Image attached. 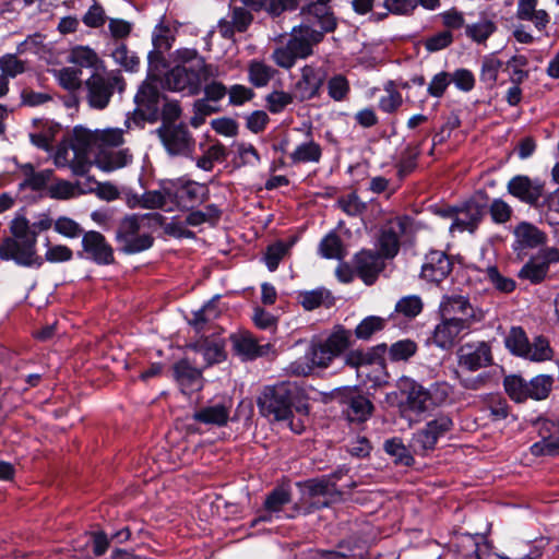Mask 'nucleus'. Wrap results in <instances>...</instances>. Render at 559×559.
<instances>
[{
    "instance_id": "obj_39",
    "label": "nucleus",
    "mask_w": 559,
    "mask_h": 559,
    "mask_svg": "<svg viewBox=\"0 0 559 559\" xmlns=\"http://www.w3.org/2000/svg\"><path fill=\"white\" fill-rule=\"evenodd\" d=\"M298 301L305 310L311 311L324 305L330 307L333 305V297L324 287H319L312 290L300 292L298 294Z\"/></svg>"
},
{
    "instance_id": "obj_49",
    "label": "nucleus",
    "mask_w": 559,
    "mask_h": 559,
    "mask_svg": "<svg viewBox=\"0 0 559 559\" xmlns=\"http://www.w3.org/2000/svg\"><path fill=\"white\" fill-rule=\"evenodd\" d=\"M111 57L115 62L127 71H136L140 64L139 57L128 49L123 43H117L111 50Z\"/></svg>"
},
{
    "instance_id": "obj_27",
    "label": "nucleus",
    "mask_w": 559,
    "mask_h": 559,
    "mask_svg": "<svg viewBox=\"0 0 559 559\" xmlns=\"http://www.w3.org/2000/svg\"><path fill=\"white\" fill-rule=\"evenodd\" d=\"M174 377L183 394H191L203 386L201 369L193 367L187 359L174 365Z\"/></svg>"
},
{
    "instance_id": "obj_41",
    "label": "nucleus",
    "mask_w": 559,
    "mask_h": 559,
    "mask_svg": "<svg viewBox=\"0 0 559 559\" xmlns=\"http://www.w3.org/2000/svg\"><path fill=\"white\" fill-rule=\"evenodd\" d=\"M407 403L416 412H426L431 408L429 390L417 382H411L407 390Z\"/></svg>"
},
{
    "instance_id": "obj_15",
    "label": "nucleus",
    "mask_w": 559,
    "mask_h": 559,
    "mask_svg": "<svg viewBox=\"0 0 559 559\" xmlns=\"http://www.w3.org/2000/svg\"><path fill=\"white\" fill-rule=\"evenodd\" d=\"M195 340L189 342L187 347L203 358L204 367L219 364L226 359L225 343L214 334L199 333Z\"/></svg>"
},
{
    "instance_id": "obj_22",
    "label": "nucleus",
    "mask_w": 559,
    "mask_h": 559,
    "mask_svg": "<svg viewBox=\"0 0 559 559\" xmlns=\"http://www.w3.org/2000/svg\"><path fill=\"white\" fill-rule=\"evenodd\" d=\"M82 247L87 258L97 264H110L114 261L112 248L99 231L83 234Z\"/></svg>"
},
{
    "instance_id": "obj_26",
    "label": "nucleus",
    "mask_w": 559,
    "mask_h": 559,
    "mask_svg": "<svg viewBox=\"0 0 559 559\" xmlns=\"http://www.w3.org/2000/svg\"><path fill=\"white\" fill-rule=\"evenodd\" d=\"M452 263L442 251H430L421 266V277L431 283L443 281L451 272Z\"/></svg>"
},
{
    "instance_id": "obj_62",
    "label": "nucleus",
    "mask_w": 559,
    "mask_h": 559,
    "mask_svg": "<svg viewBox=\"0 0 559 559\" xmlns=\"http://www.w3.org/2000/svg\"><path fill=\"white\" fill-rule=\"evenodd\" d=\"M296 99L294 91L287 93L284 91H274L266 96L267 108L273 114H278Z\"/></svg>"
},
{
    "instance_id": "obj_60",
    "label": "nucleus",
    "mask_w": 559,
    "mask_h": 559,
    "mask_svg": "<svg viewBox=\"0 0 559 559\" xmlns=\"http://www.w3.org/2000/svg\"><path fill=\"white\" fill-rule=\"evenodd\" d=\"M437 443L435 435L426 427L413 435L411 448L415 453H425L432 450Z\"/></svg>"
},
{
    "instance_id": "obj_32",
    "label": "nucleus",
    "mask_w": 559,
    "mask_h": 559,
    "mask_svg": "<svg viewBox=\"0 0 559 559\" xmlns=\"http://www.w3.org/2000/svg\"><path fill=\"white\" fill-rule=\"evenodd\" d=\"M132 160V155L128 148H110L100 150L96 153V165L105 171H114L119 168L126 167Z\"/></svg>"
},
{
    "instance_id": "obj_2",
    "label": "nucleus",
    "mask_w": 559,
    "mask_h": 559,
    "mask_svg": "<svg viewBox=\"0 0 559 559\" xmlns=\"http://www.w3.org/2000/svg\"><path fill=\"white\" fill-rule=\"evenodd\" d=\"M11 235L0 241V259L13 261L23 267H40L44 260L37 254L36 231L25 217H16L10 225Z\"/></svg>"
},
{
    "instance_id": "obj_17",
    "label": "nucleus",
    "mask_w": 559,
    "mask_h": 559,
    "mask_svg": "<svg viewBox=\"0 0 559 559\" xmlns=\"http://www.w3.org/2000/svg\"><path fill=\"white\" fill-rule=\"evenodd\" d=\"M459 365L469 371L490 366L492 355L490 345L484 341L463 344L457 349Z\"/></svg>"
},
{
    "instance_id": "obj_40",
    "label": "nucleus",
    "mask_w": 559,
    "mask_h": 559,
    "mask_svg": "<svg viewBox=\"0 0 559 559\" xmlns=\"http://www.w3.org/2000/svg\"><path fill=\"white\" fill-rule=\"evenodd\" d=\"M318 252L324 259L342 260L345 257L342 239L334 230L321 239Z\"/></svg>"
},
{
    "instance_id": "obj_52",
    "label": "nucleus",
    "mask_w": 559,
    "mask_h": 559,
    "mask_svg": "<svg viewBox=\"0 0 559 559\" xmlns=\"http://www.w3.org/2000/svg\"><path fill=\"white\" fill-rule=\"evenodd\" d=\"M530 341L520 326H514L510 330L509 335L506 338L507 348L514 355L522 357L527 354V346Z\"/></svg>"
},
{
    "instance_id": "obj_8",
    "label": "nucleus",
    "mask_w": 559,
    "mask_h": 559,
    "mask_svg": "<svg viewBox=\"0 0 559 559\" xmlns=\"http://www.w3.org/2000/svg\"><path fill=\"white\" fill-rule=\"evenodd\" d=\"M126 83L119 71L94 72L86 81V100L90 107L105 109L115 91L122 92Z\"/></svg>"
},
{
    "instance_id": "obj_56",
    "label": "nucleus",
    "mask_w": 559,
    "mask_h": 559,
    "mask_svg": "<svg viewBox=\"0 0 559 559\" xmlns=\"http://www.w3.org/2000/svg\"><path fill=\"white\" fill-rule=\"evenodd\" d=\"M226 155L225 146L221 143H215L206 150L202 157L198 158L197 166L202 170L211 171L214 163L224 160Z\"/></svg>"
},
{
    "instance_id": "obj_7",
    "label": "nucleus",
    "mask_w": 559,
    "mask_h": 559,
    "mask_svg": "<svg viewBox=\"0 0 559 559\" xmlns=\"http://www.w3.org/2000/svg\"><path fill=\"white\" fill-rule=\"evenodd\" d=\"M295 394L296 388L290 382L265 386L258 397L260 413L266 417L272 416L277 421L289 420Z\"/></svg>"
},
{
    "instance_id": "obj_24",
    "label": "nucleus",
    "mask_w": 559,
    "mask_h": 559,
    "mask_svg": "<svg viewBox=\"0 0 559 559\" xmlns=\"http://www.w3.org/2000/svg\"><path fill=\"white\" fill-rule=\"evenodd\" d=\"M253 22L250 10L242 7H233L228 17L219 20L217 29L225 39L234 37L235 33H245Z\"/></svg>"
},
{
    "instance_id": "obj_36",
    "label": "nucleus",
    "mask_w": 559,
    "mask_h": 559,
    "mask_svg": "<svg viewBox=\"0 0 559 559\" xmlns=\"http://www.w3.org/2000/svg\"><path fill=\"white\" fill-rule=\"evenodd\" d=\"M22 171L24 179L19 183V188L22 190L29 189L32 191H39L47 187L53 175L51 169L35 171L32 164L23 165Z\"/></svg>"
},
{
    "instance_id": "obj_19",
    "label": "nucleus",
    "mask_w": 559,
    "mask_h": 559,
    "mask_svg": "<svg viewBox=\"0 0 559 559\" xmlns=\"http://www.w3.org/2000/svg\"><path fill=\"white\" fill-rule=\"evenodd\" d=\"M167 87L175 92L195 95L201 91L197 68L175 66L165 76Z\"/></svg>"
},
{
    "instance_id": "obj_23",
    "label": "nucleus",
    "mask_w": 559,
    "mask_h": 559,
    "mask_svg": "<svg viewBox=\"0 0 559 559\" xmlns=\"http://www.w3.org/2000/svg\"><path fill=\"white\" fill-rule=\"evenodd\" d=\"M162 95L157 86L144 82L134 96L136 109L151 122L159 119V104Z\"/></svg>"
},
{
    "instance_id": "obj_30",
    "label": "nucleus",
    "mask_w": 559,
    "mask_h": 559,
    "mask_svg": "<svg viewBox=\"0 0 559 559\" xmlns=\"http://www.w3.org/2000/svg\"><path fill=\"white\" fill-rule=\"evenodd\" d=\"M515 249H535L546 243L547 235L535 225L522 222L514 228Z\"/></svg>"
},
{
    "instance_id": "obj_34",
    "label": "nucleus",
    "mask_w": 559,
    "mask_h": 559,
    "mask_svg": "<svg viewBox=\"0 0 559 559\" xmlns=\"http://www.w3.org/2000/svg\"><path fill=\"white\" fill-rule=\"evenodd\" d=\"M174 40V31L163 22L158 23L152 34L154 50L148 53L150 63L159 61L163 53L171 48Z\"/></svg>"
},
{
    "instance_id": "obj_20",
    "label": "nucleus",
    "mask_w": 559,
    "mask_h": 559,
    "mask_svg": "<svg viewBox=\"0 0 559 559\" xmlns=\"http://www.w3.org/2000/svg\"><path fill=\"white\" fill-rule=\"evenodd\" d=\"M170 190L173 194L171 204L180 207H192L205 202L209 198L207 189L193 181H187L180 186L170 182Z\"/></svg>"
},
{
    "instance_id": "obj_4",
    "label": "nucleus",
    "mask_w": 559,
    "mask_h": 559,
    "mask_svg": "<svg viewBox=\"0 0 559 559\" xmlns=\"http://www.w3.org/2000/svg\"><path fill=\"white\" fill-rule=\"evenodd\" d=\"M352 333L343 328L336 329L325 341L313 344L309 353L292 362L287 370L294 376H307L313 367L325 368L349 346Z\"/></svg>"
},
{
    "instance_id": "obj_13",
    "label": "nucleus",
    "mask_w": 559,
    "mask_h": 559,
    "mask_svg": "<svg viewBox=\"0 0 559 559\" xmlns=\"http://www.w3.org/2000/svg\"><path fill=\"white\" fill-rule=\"evenodd\" d=\"M336 397L344 405L348 420L362 423L372 414L373 405L368 397L360 394L356 388L337 390Z\"/></svg>"
},
{
    "instance_id": "obj_28",
    "label": "nucleus",
    "mask_w": 559,
    "mask_h": 559,
    "mask_svg": "<svg viewBox=\"0 0 559 559\" xmlns=\"http://www.w3.org/2000/svg\"><path fill=\"white\" fill-rule=\"evenodd\" d=\"M301 14L305 15V22L313 25L318 31L325 33L333 32L336 27V20L331 12L329 5L324 3H310L301 9Z\"/></svg>"
},
{
    "instance_id": "obj_50",
    "label": "nucleus",
    "mask_w": 559,
    "mask_h": 559,
    "mask_svg": "<svg viewBox=\"0 0 559 559\" xmlns=\"http://www.w3.org/2000/svg\"><path fill=\"white\" fill-rule=\"evenodd\" d=\"M96 148L100 150L117 148L123 143V131L121 129L96 130Z\"/></svg>"
},
{
    "instance_id": "obj_63",
    "label": "nucleus",
    "mask_w": 559,
    "mask_h": 559,
    "mask_svg": "<svg viewBox=\"0 0 559 559\" xmlns=\"http://www.w3.org/2000/svg\"><path fill=\"white\" fill-rule=\"evenodd\" d=\"M53 229L59 235L67 238H78L83 234V229L78 222L68 217L60 216L53 223Z\"/></svg>"
},
{
    "instance_id": "obj_3",
    "label": "nucleus",
    "mask_w": 559,
    "mask_h": 559,
    "mask_svg": "<svg viewBox=\"0 0 559 559\" xmlns=\"http://www.w3.org/2000/svg\"><path fill=\"white\" fill-rule=\"evenodd\" d=\"M163 224L164 216L156 212L126 216L119 224L117 241L128 254L142 252L153 246L151 231Z\"/></svg>"
},
{
    "instance_id": "obj_45",
    "label": "nucleus",
    "mask_w": 559,
    "mask_h": 559,
    "mask_svg": "<svg viewBox=\"0 0 559 559\" xmlns=\"http://www.w3.org/2000/svg\"><path fill=\"white\" fill-rule=\"evenodd\" d=\"M554 384V377L549 374H538L534 377L530 382H527L528 386V399L535 401L546 400Z\"/></svg>"
},
{
    "instance_id": "obj_61",
    "label": "nucleus",
    "mask_w": 559,
    "mask_h": 559,
    "mask_svg": "<svg viewBox=\"0 0 559 559\" xmlns=\"http://www.w3.org/2000/svg\"><path fill=\"white\" fill-rule=\"evenodd\" d=\"M501 67L502 62L499 59L492 56L484 58L480 70V81L490 86L495 85Z\"/></svg>"
},
{
    "instance_id": "obj_1",
    "label": "nucleus",
    "mask_w": 559,
    "mask_h": 559,
    "mask_svg": "<svg viewBox=\"0 0 559 559\" xmlns=\"http://www.w3.org/2000/svg\"><path fill=\"white\" fill-rule=\"evenodd\" d=\"M438 312L440 322L435 326L433 342L442 349L454 346L486 318V311L483 308L473 305L468 296L460 294L443 295Z\"/></svg>"
},
{
    "instance_id": "obj_35",
    "label": "nucleus",
    "mask_w": 559,
    "mask_h": 559,
    "mask_svg": "<svg viewBox=\"0 0 559 559\" xmlns=\"http://www.w3.org/2000/svg\"><path fill=\"white\" fill-rule=\"evenodd\" d=\"M219 313L217 298H213L192 313L193 317L189 320V323L194 329L195 334L206 333L211 330L212 322L219 317Z\"/></svg>"
},
{
    "instance_id": "obj_37",
    "label": "nucleus",
    "mask_w": 559,
    "mask_h": 559,
    "mask_svg": "<svg viewBox=\"0 0 559 559\" xmlns=\"http://www.w3.org/2000/svg\"><path fill=\"white\" fill-rule=\"evenodd\" d=\"M171 190L170 182L164 183L158 190L146 191L140 195L138 204L140 207L155 210V209H166L168 203H171Z\"/></svg>"
},
{
    "instance_id": "obj_57",
    "label": "nucleus",
    "mask_w": 559,
    "mask_h": 559,
    "mask_svg": "<svg viewBox=\"0 0 559 559\" xmlns=\"http://www.w3.org/2000/svg\"><path fill=\"white\" fill-rule=\"evenodd\" d=\"M385 319L377 316L365 318L355 329V335L359 340H369L376 332L384 328Z\"/></svg>"
},
{
    "instance_id": "obj_9",
    "label": "nucleus",
    "mask_w": 559,
    "mask_h": 559,
    "mask_svg": "<svg viewBox=\"0 0 559 559\" xmlns=\"http://www.w3.org/2000/svg\"><path fill=\"white\" fill-rule=\"evenodd\" d=\"M335 486L328 479L308 480L302 488L301 499L296 503V510L302 513H311L314 510L328 507L335 493Z\"/></svg>"
},
{
    "instance_id": "obj_29",
    "label": "nucleus",
    "mask_w": 559,
    "mask_h": 559,
    "mask_svg": "<svg viewBox=\"0 0 559 559\" xmlns=\"http://www.w3.org/2000/svg\"><path fill=\"white\" fill-rule=\"evenodd\" d=\"M290 501L289 490L284 487L273 489L265 498L263 513H261L253 522H271L273 518H280V512Z\"/></svg>"
},
{
    "instance_id": "obj_38",
    "label": "nucleus",
    "mask_w": 559,
    "mask_h": 559,
    "mask_svg": "<svg viewBox=\"0 0 559 559\" xmlns=\"http://www.w3.org/2000/svg\"><path fill=\"white\" fill-rule=\"evenodd\" d=\"M321 156V146L312 139L298 144L289 154L293 164L319 163Z\"/></svg>"
},
{
    "instance_id": "obj_51",
    "label": "nucleus",
    "mask_w": 559,
    "mask_h": 559,
    "mask_svg": "<svg viewBox=\"0 0 559 559\" xmlns=\"http://www.w3.org/2000/svg\"><path fill=\"white\" fill-rule=\"evenodd\" d=\"M546 263H543L537 257L527 261L519 272V277L528 280L533 284L542 282L548 272Z\"/></svg>"
},
{
    "instance_id": "obj_48",
    "label": "nucleus",
    "mask_w": 559,
    "mask_h": 559,
    "mask_svg": "<svg viewBox=\"0 0 559 559\" xmlns=\"http://www.w3.org/2000/svg\"><path fill=\"white\" fill-rule=\"evenodd\" d=\"M326 90L334 102H344L350 92V84L345 75L337 73L326 81Z\"/></svg>"
},
{
    "instance_id": "obj_21",
    "label": "nucleus",
    "mask_w": 559,
    "mask_h": 559,
    "mask_svg": "<svg viewBox=\"0 0 559 559\" xmlns=\"http://www.w3.org/2000/svg\"><path fill=\"white\" fill-rule=\"evenodd\" d=\"M354 270L366 285H372L379 273L383 270L384 263L378 252L361 250L353 259Z\"/></svg>"
},
{
    "instance_id": "obj_54",
    "label": "nucleus",
    "mask_w": 559,
    "mask_h": 559,
    "mask_svg": "<svg viewBox=\"0 0 559 559\" xmlns=\"http://www.w3.org/2000/svg\"><path fill=\"white\" fill-rule=\"evenodd\" d=\"M69 61L81 68L97 69L99 58L93 49L79 46L72 49Z\"/></svg>"
},
{
    "instance_id": "obj_11",
    "label": "nucleus",
    "mask_w": 559,
    "mask_h": 559,
    "mask_svg": "<svg viewBox=\"0 0 559 559\" xmlns=\"http://www.w3.org/2000/svg\"><path fill=\"white\" fill-rule=\"evenodd\" d=\"M300 72V78L293 87L296 99L306 102L320 96L321 88L326 81V70L323 67L306 64Z\"/></svg>"
},
{
    "instance_id": "obj_10",
    "label": "nucleus",
    "mask_w": 559,
    "mask_h": 559,
    "mask_svg": "<svg viewBox=\"0 0 559 559\" xmlns=\"http://www.w3.org/2000/svg\"><path fill=\"white\" fill-rule=\"evenodd\" d=\"M156 132L168 154L187 156L192 153L195 142L185 124H162Z\"/></svg>"
},
{
    "instance_id": "obj_6",
    "label": "nucleus",
    "mask_w": 559,
    "mask_h": 559,
    "mask_svg": "<svg viewBox=\"0 0 559 559\" xmlns=\"http://www.w3.org/2000/svg\"><path fill=\"white\" fill-rule=\"evenodd\" d=\"M324 35L309 23L294 26L287 43L274 49L272 60L281 68L292 69L298 59H306L313 53V47L322 41Z\"/></svg>"
},
{
    "instance_id": "obj_12",
    "label": "nucleus",
    "mask_w": 559,
    "mask_h": 559,
    "mask_svg": "<svg viewBox=\"0 0 559 559\" xmlns=\"http://www.w3.org/2000/svg\"><path fill=\"white\" fill-rule=\"evenodd\" d=\"M508 192L521 202L533 207L540 206L544 199L545 183L539 179H532L525 175L512 177L507 185Z\"/></svg>"
},
{
    "instance_id": "obj_33",
    "label": "nucleus",
    "mask_w": 559,
    "mask_h": 559,
    "mask_svg": "<svg viewBox=\"0 0 559 559\" xmlns=\"http://www.w3.org/2000/svg\"><path fill=\"white\" fill-rule=\"evenodd\" d=\"M248 10L255 12L265 11L271 16H280L285 11L298 9L297 0H240Z\"/></svg>"
},
{
    "instance_id": "obj_46",
    "label": "nucleus",
    "mask_w": 559,
    "mask_h": 559,
    "mask_svg": "<svg viewBox=\"0 0 559 559\" xmlns=\"http://www.w3.org/2000/svg\"><path fill=\"white\" fill-rule=\"evenodd\" d=\"M496 28V24L491 20L481 17L478 22L466 25L465 34L472 40L481 44L495 33Z\"/></svg>"
},
{
    "instance_id": "obj_55",
    "label": "nucleus",
    "mask_w": 559,
    "mask_h": 559,
    "mask_svg": "<svg viewBox=\"0 0 559 559\" xmlns=\"http://www.w3.org/2000/svg\"><path fill=\"white\" fill-rule=\"evenodd\" d=\"M82 71L78 67H66L56 71L59 84L68 91H76L82 84Z\"/></svg>"
},
{
    "instance_id": "obj_14",
    "label": "nucleus",
    "mask_w": 559,
    "mask_h": 559,
    "mask_svg": "<svg viewBox=\"0 0 559 559\" xmlns=\"http://www.w3.org/2000/svg\"><path fill=\"white\" fill-rule=\"evenodd\" d=\"M233 404V400L226 396L210 401L193 413L192 419L207 426H226L230 418Z\"/></svg>"
},
{
    "instance_id": "obj_47",
    "label": "nucleus",
    "mask_w": 559,
    "mask_h": 559,
    "mask_svg": "<svg viewBox=\"0 0 559 559\" xmlns=\"http://www.w3.org/2000/svg\"><path fill=\"white\" fill-rule=\"evenodd\" d=\"M273 75L274 70L272 67L257 60L250 62L248 68V78L249 82L253 86L263 87L267 85Z\"/></svg>"
},
{
    "instance_id": "obj_5",
    "label": "nucleus",
    "mask_w": 559,
    "mask_h": 559,
    "mask_svg": "<svg viewBox=\"0 0 559 559\" xmlns=\"http://www.w3.org/2000/svg\"><path fill=\"white\" fill-rule=\"evenodd\" d=\"M92 151L97 152L95 131L75 127L70 142L58 146L55 164L57 167H70L75 176H83L91 168Z\"/></svg>"
},
{
    "instance_id": "obj_64",
    "label": "nucleus",
    "mask_w": 559,
    "mask_h": 559,
    "mask_svg": "<svg viewBox=\"0 0 559 559\" xmlns=\"http://www.w3.org/2000/svg\"><path fill=\"white\" fill-rule=\"evenodd\" d=\"M0 70L1 74H5V78L10 80L23 73L25 64L15 55L8 53L0 58Z\"/></svg>"
},
{
    "instance_id": "obj_43",
    "label": "nucleus",
    "mask_w": 559,
    "mask_h": 559,
    "mask_svg": "<svg viewBox=\"0 0 559 559\" xmlns=\"http://www.w3.org/2000/svg\"><path fill=\"white\" fill-rule=\"evenodd\" d=\"M503 386L507 394L516 403L528 399L527 381L518 374L507 376L503 380Z\"/></svg>"
},
{
    "instance_id": "obj_18",
    "label": "nucleus",
    "mask_w": 559,
    "mask_h": 559,
    "mask_svg": "<svg viewBox=\"0 0 559 559\" xmlns=\"http://www.w3.org/2000/svg\"><path fill=\"white\" fill-rule=\"evenodd\" d=\"M485 213V205L475 200H468L455 207L454 221L450 227L451 233H473L480 223Z\"/></svg>"
},
{
    "instance_id": "obj_44",
    "label": "nucleus",
    "mask_w": 559,
    "mask_h": 559,
    "mask_svg": "<svg viewBox=\"0 0 559 559\" xmlns=\"http://www.w3.org/2000/svg\"><path fill=\"white\" fill-rule=\"evenodd\" d=\"M384 451L393 457L396 464L403 466H411L414 463V457L411 454L409 450L405 447L399 438H392L384 442L383 444Z\"/></svg>"
},
{
    "instance_id": "obj_25",
    "label": "nucleus",
    "mask_w": 559,
    "mask_h": 559,
    "mask_svg": "<svg viewBox=\"0 0 559 559\" xmlns=\"http://www.w3.org/2000/svg\"><path fill=\"white\" fill-rule=\"evenodd\" d=\"M233 348L242 359L252 360L269 354L271 344H259L253 335L247 331H241L230 335Z\"/></svg>"
},
{
    "instance_id": "obj_16",
    "label": "nucleus",
    "mask_w": 559,
    "mask_h": 559,
    "mask_svg": "<svg viewBox=\"0 0 559 559\" xmlns=\"http://www.w3.org/2000/svg\"><path fill=\"white\" fill-rule=\"evenodd\" d=\"M409 226L408 217H397L386 225L380 231L378 238L379 254L381 258L392 259L400 250V238L406 233Z\"/></svg>"
},
{
    "instance_id": "obj_58",
    "label": "nucleus",
    "mask_w": 559,
    "mask_h": 559,
    "mask_svg": "<svg viewBox=\"0 0 559 559\" xmlns=\"http://www.w3.org/2000/svg\"><path fill=\"white\" fill-rule=\"evenodd\" d=\"M421 298L417 295H409L401 298L395 305V311L406 318H415L423 310Z\"/></svg>"
},
{
    "instance_id": "obj_42",
    "label": "nucleus",
    "mask_w": 559,
    "mask_h": 559,
    "mask_svg": "<svg viewBox=\"0 0 559 559\" xmlns=\"http://www.w3.org/2000/svg\"><path fill=\"white\" fill-rule=\"evenodd\" d=\"M527 354L523 356L525 359L540 362L550 360L554 357V349L551 348L549 341L544 336H536L533 343L527 346Z\"/></svg>"
},
{
    "instance_id": "obj_53",
    "label": "nucleus",
    "mask_w": 559,
    "mask_h": 559,
    "mask_svg": "<svg viewBox=\"0 0 559 559\" xmlns=\"http://www.w3.org/2000/svg\"><path fill=\"white\" fill-rule=\"evenodd\" d=\"M294 241L284 242V241H277L275 243H272L267 247L264 261L267 266V269L271 272H274L282 259L289 252Z\"/></svg>"
},
{
    "instance_id": "obj_31",
    "label": "nucleus",
    "mask_w": 559,
    "mask_h": 559,
    "mask_svg": "<svg viewBox=\"0 0 559 559\" xmlns=\"http://www.w3.org/2000/svg\"><path fill=\"white\" fill-rule=\"evenodd\" d=\"M538 0H518L516 17L520 21H528L534 24L536 29L544 31L550 22L549 14L537 9Z\"/></svg>"
},
{
    "instance_id": "obj_59",
    "label": "nucleus",
    "mask_w": 559,
    "mask_h": 559,
    "mask_svg": "<svg viewBox=\"0 0 559 559\" xmlns=\"http://www.w3.org/2000/svg\"><path fill=\"white\" fill-rule=\"evenodd\" d=\"M417 350V345L411 340H401L389 348V358L393 361H402L411 358Z\"/></svg>"
}]
</instances>
